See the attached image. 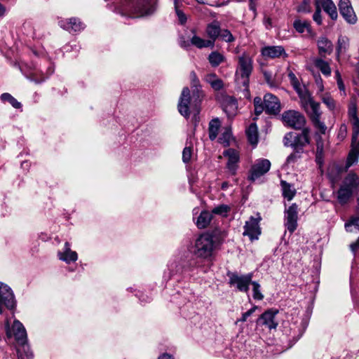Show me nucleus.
Segmentation results:
<instances>
[{"label": "nucleus", "instance_id": "obj_1", "mask_svg": "<svg viewBox=\"0 0 359 359\" xmlns=\"http://www.w3.org/2000/svg\"><path fill=\"white\" fill-rule=\"evenodd\" d=\"M252 69V59L250 56L243 54L239 57L238 67L236 70V82L241 94L240 98L250 99L249 81Z\"/></svg>", "mask_w": 359, "mask_h": 359}, {"label": "nucleus", "instance_id": "obj_2", "mask_svg": "<svg viewBox=\"0 0 359 359\" xmlns=\"http://www.w3.org/2000/svg\"><path fill=\"white\" fill-rule=\"evenodd\" d=\"M116 8L121 15L131 17H140L153 12L147 0H121Z\"/></svg>", "mask_w": 359, "mask_h": 359}, {"label": "nucleus", "instance_id": "obj_3", "mask_svg": "<svg viewBox=\"0 0 359 359\" xmlns=\"http://www.w3.org/2000/svg\"><path fill=\"white\" fill-rule=\"evenodd\" d=\"M358 189L359 176L354 172H348L344 177L336 193L338 203L341 205L348 203Z\"/></svg>", "mask_w": 359, "mask_h": 359}, {"label": "nucleus", "instance_id": "obj_4", "mask_svg": "<svg viewBox=\"0 0 359 359\" xmlns=\"http://www.w3.org/2000/svg\"><path fill=\"white\" fill-rule=\"evenodd\" d=\"M221 32V25L218 20H213L208 23L205 27V34L208 37V39L194 34L190 39L191 45L198 48H214L216 40L219 38Z\"/></svg>", "mask_w": 359, "mask_h": 359}, {"label": "nucleus", "instance_id": "obj_5", "mask_svg": "<svg viewBox=\"0 0 359 359\" xmlns=\"http://www.w3.org/2000/svg\"><path fill=\"white\" fill-rule=\"evenodd\" d=\"M302 133H287L283 137V144L285 147H292L297 152H302L303 149L309 145L311 142V129L308 127L304 128Z\"/></svg>", "mask_w": 359, "mask_h": 359}, {"label": "nucleus", "instance_id": "obj_6", "mask_svg": "<svg viewBox=\"0 0 359 359\" xmlns=\"http://www.w3.org/2000/svg\"><path fill=\"white\" fill-rule=\"evenodd\" d=\"M215 248L213 236L208 233L201 234L195 242L194 254L201 258L210 257Z\"/></svg>", "mask_w": 359, "mask_h": 359}, {"label": "nucleus", "instance_id": "obj_7", "mask_svg": "<svg viewBox=\"0 0 359 359\" xmlns=\"http://www.w3.org/2000/svg\"><path fill=\"white\" fill-rule=\"evenodd\" d=\"M281 119L283 124L294 130H301L306 123L305 116L296 110H287L282 114Z\"/></svg>", "mask_w": 359, "mask_h": 359}, {"label": "nucleus", "instance_id": "obj_8", "mask_svg": "<svg viewBox=\"0 0 359 359\" xmlns=\"http://www.w3.org/2000/svg\"><path fill=\"white\" fill-rule=\"evenodd\" d=\"M3 305L8 309L13 310L16 306V300L11 288L8 285L0 282V314L4 311Z\"/></svg>", "mask_w": 359, "mask_h": 359}, {"label": "nucleus", "instance_id": "obj_9", "mask_svg": "<svg viewBox=\"0 0 359 359\" xmlns=\"http://www.w3.org/2000/svg\"><path fill=\"white\" fill-rule=\"evenodd\" d=\"M6 336L8 338L14 337L17 344H23L27 341V332L23 325L18 320H15L10 327L9 325H6Z\"/></svg>", "mask_w": 359, "mask_h": 359}, {"label": "nucleus", "instance_id": "obj_10", "mask_svg": "<svg viewBox=\"0 0 359 359\" xmlns=\"http://www.w3.org/2000/svg\"><path fill=\"white\" fill-rule=\"evenodd\" d=\"M227 276L229 278V283L231 286H236L241 292L248 291L249 285L252 283V273L239 276L236 273L229 272Z\"/></svg>", "mask_w": 359, "mask_h": 359}, {"label": "nucleus", "instance_id": "obj_11", "mask_svg": "<svg viewBox=\"0 0 359 359\" xmlns=\"http://www.w3.org/2000/svg\"><path fill=\"white\" fill-rule=\"evenodd\" d=\"M297 94L301 100V105L309 116L320 110V104L313 100L306 88L297 92Z\"/></svg>", "mask_w": 359, "mask_h": 359}, {"label": "nucleus", "instance_id": "obj_12", "mask_svg": "<svg viewBox=\"0 0 359 359\" xmlns=\"http://www.w3.org/2000/svg\"><path fill=\"white\" fill-rule=\"evenodd\" d=\"M261 219L260 215L257 214V217H250V219L245 222L243 235L248 236L252 241L257 240L261 233V229L259 225Z\"/></svg>", "mask_w": 359, "mask_h": 359}, {"label": "nucleus", "instance_id": "obj_13", "mask_svg": "<svg viewBox=\"0 0 359 359\" xmlns=\"http://www.w3.org/2000/svg\"><path fill=\"white\" fill-rule=\"evenodd\" d=\"M271 163L268 159H259L252 166L249 180L255 181L266 174L270 169Z\"/></svg>", "mask_w": 359, "mask_h": 359}, {"label": "nucleus", "instance_id": "obj_14", "mask_svg": "<svg viewBox=\"0 0 359 359\" xmlns=\"http://www.w3.org/2000/svg\"><path fill=\"white\" fill-rule=\"evenodd\" d=\"M298 206L293 203L285 210V226L290 233H293L297 226Z\"/></svg>", "mask_w": 359, "mask_h": 359}, {"label": "nucleus", "instance_id": "obj_15", "mask_svg": "<svg viewBox=\"0 0 359 359\" xmlns=\"http://www.w3.org/2000/svg\"><path fill=\"white\" fill-rule=\"evenodd\" d=\"M359 158V139L351 137V149L348 154L343 170L347 171L351 166L358 162Z\"/></svg>", "mask_w": 359, "mask_h": 359}, {"label": "nucleus", "instance_id": "obj_16", "mask_svg": "<svg viewBox=\"0 0 359 359\" xmlns=\"http://www.w3.org/2000/svg\"><path fill=\"white\" fill-rule=\"evenodd\" d=\"M190 90L188 87H184L182 89L181 96L179 100L177 108L180 114L184 116L185 118H189L190 116Z\"/></svg>", "mask_w": 359, "mask_h": 359}, {"label": "nucleus", "instance_id": "obj_17", "mask_svg": "<svg viewBox=\"0 0 359 359\" xmlns=\"http://www.w3.org/2000/svg\"><path fill=\"white\" fill-rule=\"evenodd\" d=\"M339 9L341 15L348 23H355L357 18L349 0H340Z\"/></svg>", "mask_w": 359, "mask_h": 359}, {"label": "nucleus", "instance_id": "obj_18", "mask_svg": "<svg viewBox=\"0 0 359 359\" xmlns=\"http://www.w3.org/2000/svg\"><path fill=\"white\" fill-rule=\"evenodd\" d=\"M265 111L269 114H277L280 111V103L278 98L271 93L264 97Z\"/></svg>", "mask_w": 359, "mask_h": 359}, {"label": "nucleus", "instance_id": "obj_19", "mask_svg": "<svg viewBox=\"0 0 359 359\" xmlns=\"http://www.w3.org/2000/svg\"><path fill=\"white\" fill-rule=\"evenodd\" d=\"M224 156L228 157L226 167L229 172L232 175H235L238 168V163L239 161L238 153L232 149H229L224 152Z\"/></svg>", "mask_w": 359, "mask_h": 359}, {"label": "nucleus", "instance_id": "obj_20", "mask_svg": "<svg viewBox=\"0 0 359 359\" xmlns=\"http://www.w3.org/2000/svg\"><path fill=\"white\" fill-rule=\"evenodd\" d=\"M278 311L268 310L262 313L257 320L258 324L265 325L269 329H276L278 323L275 321V316Z\"/></svg>", "mask_w": 359, "mask_h": 359}, {"label": "nucleus", "instance_id": "obj_21", "mask_svg": "<svg viewBox=\"0 0 359 359\" xmlns=\"http://www.w3.org/2000/svg\"><path fill=\"white\" fill-rule=\"evenodd\" d=\"M60 26L69 32H79L84 29V25L79 19L72 18L68 20H61L59 21Z\"/></svg>", "mask_w": 359, "mask_h": 359}, {"label": "nucleus", "instance_id": "obj_22", "mask_svg": "<svg viewBox=\"0 0 359 359\" xmlns=\"http://www.w3.org/2000/svg\"><path fill=\"white\" fill-rule=\"evenodd\" d=\"M262 55L266 58L274 59L283 55L287 56L284 48L281 46H269L264 47L262 50Z\"/></svg>", "mask_w": 359, "mask_h": 359}, {"label": "nucleus", "instance_id": "obj_23", "mask_svg": "<svg viewBox=\"0 0 359 359\" xmlns=\"http://www.w3.org/2000/svg\"><path fill=\"white\" fill-rule=\"evenodd\" d=\"M321 114L322 112L320 110L319 111L309 116V118L313 127L316 130V135H325L327 130V126L324 121L321 120Z\"/></svg>", "mask_w": 359, "mask_h": 359}, {"label": "nucleus", "instance_id": "obj_24", "mask_svg": "<svg viewBox=\"0 0 359 359\" xmlns=\"http://www.w3.org/2000/svg\"><path fill=\"white\" fill-rule=\"evenodd\" d=\"M57 255L60 260H62L67 264L70 263L71 262H76L78 259L76 252L72 251L70 249V245L68 242L65 243L63 251L58 252Z\"/></svg>", "mask_w": 359, "mask_h": 359}, {"label": "nucleus", "instance_id": "obj_25", "mask_svg": "<svg viewBox=\"0 0 359 359\" xmlns=\"http://www.w3.org/2000/svg\"><path fill=\"white\" fill-rule=\"evenodd\" d=\"M223 109L229 117L234 116L238 109L236 100L232 97H226L223 103Z\"/></svg>", "mask_w": 359, "mask_h": 359}, {"label": "nucleus", "instance_id": "obj_26", "mask_svg": "<svg viewBox=\"0 0 359 359\" xmlns=\"http://www.w3.org/2000/svg\"><path fill=\"white\" fill-rule=\"evenodd\" d=\"M318 1L319 6H321L323 10L332 20H336L337 18L338 15L337 8L332 0H318Z\"/></svg>", "mask_w": 359, "mask_h": 359}, {"label": "nucleus", "instance_id": "obj_27", "mask_svg": "<svg viewBox=\"0 0 359 359\" xmlns=\"http://www.w3.org/2000/svg\"><path fill=\"white\" fill-rule=\"evenodd\" d=\"M318 47L319 53L322 56H325L326 54H330L332 51V43L325 37H320L318 40Z\"/></svg>", "mask_w": 359, "mask_h": 359}, {"label": "nucleus", "instance_id": "obj_28", "mask_svg": "<svg viewBox=\"0 0 359 359\" xmlns=\"http://www.w3.org/2000/svg\"><path fill=\"white\" fill-rule=\"evenodd\" d=\"M246 135L251 144L256 145L258 142V130L256 123H251L246 130Z\"/></svg>", "mask_w": 359, "mask_h": 359}, {"label": "nucleus", "instance_id": "obj_29", "mask_svg": "<svg viewBox=\"0 0 359 359\" xmlns=\"http://www.w3.org/2000/svg\"><path fill=\"white\" fill-rule=\"evenodd\" d=\"M212 214L208 211H203L197 219L196 224L200 229L206 228L210 223Z\"/></svg>", "mask_w": 359, "mask_h": 359}, {"label": "nucleus", "instance_id": "obj_30", "mask_svg": "<svg viewBox=\"0 0 359 359\" xmlns=\"http://www.w3.org/2000/svg\"><path fill=\"white\" fill-rule=\"evenodd\" d=\"M208 60L212 67H217L224 62L225 57L218 51H213L208 55Z\"/></svg>", "mask_w": 359, "mask_h": 359}, {"label": "nucleus", "instance_id": "obj_31", "mask_svg": "<svg viewBox=\"0 0 359 359\" xmlns=\"http://www.w3.org/2000/svg\"><path fill=\"white\" fill-rule=\"evenodd\" d=\"M220 122L218 118L212 119L209 123V137L211 140H214L219 132Z\"/></svg>", "mask_w": 359, "mask_h": 359}, {"label": "nucleus", "instance_id": "obj_32", "mask_svg": "<svg viewBox=\"0 0 359 359\" xmlns=\"http://www.w3.org/2000/svg\"><path fill=\"white\" fill-rule=\"evenodd\" d=\"M315 66L320 70V72L326 76H329L331 74V68L327 62L322 59H316L314 62Z\"/></svg>", "mask_w": 359, "mask_h": 359}, {"label": "nucleus", "instance_id": "obj_33", "mask_svg": "<svg viewBox=\"0 0 359 359\" xmlns=\"http://www.w3.org/2000/svg\"><path fill=\"white\" fill-rule=\"evenodd\" d=\"M175 13L178 18V20L181 25H184L187 22V15L181 8L183 6V4L178 0H174Z\"/></svg>", "mask_w": 359, "mask_h": 359}, {"label": "nucleus", "instance_id": "obj_34", "mask_svg": "<svg viewBox=\"0 0 359 359\" xmlns=\"http://www.w3.org/2000/svg\"><path fill=\"white\" fill-rule=\"evenodd\" d=\"M294 27L299 33H310L311 27L310 24L307 21H302L301 20H296L294 22Z\"/></svg>", "mask_w": 359, "mask_h": 359}, {"label": "nucleus", "instance_id": "obj_35", "mask_svg": "<svg viewBox=\"0 0 359 359\" xmlns=\"http://www.w3.org/2000/svg\"><path fill=\"white\" fill-rule=\"evenodd\" d=\"M281 185L283 189V196L288 201L292 200L295 195V190L292 187V186L290 184L287 183L285 181H281Z\"/></svg>", "mask_w": 359, "mask_h": 359}, {"label": "nucleus", "instance_id": "obj_36", "mask_svg": "<svg viewBox=\"0 0 359 359\" xmlns=\"http://www.w3.org/2000/svg\"><path fill=\"white\" fill-rule=\"evenodd\" d=\"M349 45V40L348 37L345 36H340L338 39V44H337V52L338 56L339 54L344 53L346 49L348 48Z\"/></svg>", "mask_w": 359, "mask_h": 359}, {"label": "nucleus", "instance_id": "obj_37", "mask_svg": "<svg viewBox=\"0 0 359 359\" xmlns=\"http://www.w3.org/2000/svg\"><path fill=\"white\" fill-rule=\"evenodd\" d=\"M322 101L330 111L334 112L339 109L335 100L331 96L328 95H323Z\"/></svg>", "mask_w": 359, "mask_h": 359}, {"label": "nucleus", "instance_id": "obj_38", "mask_svg": "<svg viewBox=\"0 0 359 359\" xmlns=\"http://www.w3.org/2000/svg\"><path fill=\"white\" fill-rule=\"evenodd\" d=\"M20 347L18 348V352L19 351H22V355L24 357V359H32L33 358V353L30 350V347L29 344L27 342H25L23 344H19Z\"/></svg>", "mask_w": 359, "mask_h": 359}, {"label": "nucleus", "instance_id": "obj_39", "mask_svg": "<svg viewBox=\"0 0 359 359\" xmlns=\"http://www.w3.org/2000/svg\"><path fill=\"white\" fill-rule=\"evenodd\" d=\"M1 98L4 102H9L14 108L19 109L21 107L20 102H18L16 99H15L11 94L9 93H3L1 95Z\"/></svg>", "mask_w": 359, "mask_h": 359}, {"label": "nucleus", "instance_id": "obj_40", "mask_svg": "<svg viewBox=\"0 0 359 359\" xmlns=\"http://www.w3.org/2000/svg\"><path fill=\"white\" fill-rule=\"evenodd\" d=\"M255 113L257 116L260 115L265 111L264 102L259 97H255L254 99Z\"/></svg>", "mask_w": 359, "mask_h": 359}, {"label": "nucleus", "instance_id": "obj_41", "mask_svg": "<svg viewBox=\"0 0 359 359\" xmlns=\"http://www.w3.org/2000/svg\"><path fill=\"white\" fill-rule=\"evenodd\" d=\"M251 285H252L253 298L257 300H262L264 295L260 291V285L256 281H252Z\"/></svg>", "mask_w": 359, "mask_h": 359}, {"label": "nucleus", "instance_id": "obj_42", "mask_svg": "<svg viewBox=\"0 0 359 359\" xmlns=\"http://www.w3.org/2000/svg\"><path fill=\"white\" fill-rule=\"evenodd\" d=\"M230 211V207L227 205H220L212 209V212L216 215H219L226 217Z\"/></svg>", "mask_w": 359, "mask_h": 359}, {"label": "nucleus", "instance_id": "obj_43", "mask_svg": "<svg viewBox=\"0 0 359 359\" xmlns=\"http://www.w3.org/2000/svg\"><path fill=\"white\" fill-rule=\"evenodd\" d=\"M264 79L266 82V83L271 87V88H276L278 87V83H276L273 74L269 71H264L263 72Z\"/></svg>", "mask_w": 359, "mask_h": 359}, {"label": "nucleus", "instance_id": "obj_44", "mask_svg": "<svg viewBox=\"0 0 359 359\" xmlns=\"http://www.w3.org/2000/svg\"><path fill=\"white\" fill-rule=\"evenodd\" d=\"M219 37L225 42L231 43L235 41V37L232 35L229 30L225 29H222Z\"/></svg>", "mask_w": 359, "mask_h": 359}, {"label": "nucleus", "instance_id": "obj_45", "mask_svg": "<svg viewBox=\"0 0 359 359\" xmlns=\"http://www.w3.org/2000/svg\"><path fill=\"white\" fill-rule=\"evenodd\" d=\"M190 79H191V86L194 88H196V93L198 94V97H200V94L201 93L200 91H199V88L201 87L200 86V81H199V79L197 77V75L196 74L195 72L192 71L191 73H190Z\"/></svg>", "mask_w": 359, "mask_h": 359}, {"label": "nucleus", "instance_id": "obj_46", "mask_svg": "<svg viewBox=\"0 0 359 359\" xmlns=\"http://www.w3.org/2000/svg\"><path fill=\"white\" fill-rule=\"evenodd\" d=\"M297 11L299 13H309L311 11V0H303L297 7Z\"/></svg>", "mask_w": 359, "mask_h": 359}, {"label": "nucleus", "instance_id": "obj_47", "mask_svg": "<svg viewBox=\"0 0 359 359\" xmlns=\"http://www.w3.org/2000/svg\"><path fill=\"white\" fill-rule=\"evenodd\" d=\"M288 76L290 79V81H291V83H292L293 88H294V90H296L297 93L303 90L304 88H305L304 86H302L300 85L299 82L298 81L297 78L296 77V76L294 75V73H292V72L289 73Z\"/></svg>", "mask_w": 359, "mask_h": 359}, {"label": "nucleus", "instance_id": "obj_48", "mask_svg": "<svg viewBox=\"0 0 359 359\" xmlns=\"http://www.w3.org/2000/svg\"><path fill=\"white\" fill-rule=\"evenodd\" d=\"M347 136V126L341 123L339 128L337 138L339 142H342Z\"/></svg>", "mask_w": 359, "mask_h": 359}, {"label": "nucleus", "instance_id": "obj_49", "mask_svg": "<svg viewBox=\"0 0 359 359\" xmlns=\"http://www.w3.org/2000/svg\"><path fill=\"white\" fill-rule=\"evenodd\" d=\"M354 226L359 230V217H351V219L345 224V228L347 231H352L351 226Z\"/></svg>", "mask_w": 359, "mask_h": 359}, {"label": "nucleus", "instance_id": "obj_50", "mask_svg": "<svg viewBox=\"0 0 359 359\" xmlns=\"http://www.w3.org/2000/svg\"><path fill=\"white\" fill-rule=\"evenodd\" d=\"M192 156V149L190 146L185 147L182 151V161L187 163L190 161Z\"/></svg>", "mask_w": 359, "mask_h": 359}, {"label": "nucleus", "instance_id": "obj_51", "mask_svg": "<svg viewBox=\"0 0 359 359\" xmlns=\"http://www.w3.org/2000/svg\"><path fill=\"white\" fill-rule=\"evenodd\" d=\"M316 11L313 15V19L318 25H320L322 23L321 11H320V8L318 4V0L316 1Z\"/></svg>", "mask_w": 359, "mask_h": 359}, {"label": "nucleus", "instance_id": "obj_52", "mask_svg": "<svg viewBox=\"0 0 359 359\" xmlns=\"http://www.w3.org/2000/svg\"><path fill=\"white\" fill-rule=\"evenodd\" d=\"M300 152H297L294 151L290 155H289L286 159L285 164L289 165L292 163H295L298 158H299L300 155L299 154Z\"/></svg>", "mask_w": 359, "mask_h": 359}, {"label": "nucleus", "instance_id": "obj_53", "mask_svg": "<svg viewBox=\"0 0 359 359\" xmlns=\"http://www.w3.org/2000/svg\"><path fill=\"white\" fill-rule=\"evenodd\" d=\"M348 116L350 117L351 123L353 121H355V123H358V120H359V118L357 116V108L355 105L349 108Z\"/></svg>", "mask_w": 359, "mask_h": 359}, {"label": "nucleus", "instance_id": "obj_54", "mask_svg": "<svg viewBox=\"0 0 359 359\" xmlns=\"http://www.w3.org/2000/svg\"><path fill=\"white\" fill-rule=\"evenodd\" d=\"M257 309V306H254L252 309H250V310H248V311L243 313L242 315V317L236 321V323L238 322H245L247 320V318L249 316H250L255 311V310Z\"/></svg>", "mask_w": 359, "mask_h": 359}, {"label": "nucleus", "instance_id": "obj_55", "mask_svg": "<svg viewBox=\"0 0 359 359\" xmlns=\"http://www.w3.org/2000/svg\"><path fill=\"white\" fill-rule=\"evenodd\" d=\"M210 85L215 90H219L222 89L224 87V83L222 80L220 79L219 78L217 79L215 81L210 83Z\"/></svg>", "mask_w": 359, "mask_h": 359}, {"label": "nucleus", "instance_id": "obj_56", "mask_svg": "<svg viewBox=\"0 0 359 359\" xmlns=\"http://www.w3.org/2000/svg\"><path fill=\"white\" fill-rule=\"evenodd\" d=\"M353 125V134L352 137L358 139L359 135V119L358 120V123H355V121L352 122Z\"/></svg>", "mask_w": 359, "mask_h": 359}, {"label": "nucleus", "instance_id": "obj_57", "mask_svg": "<svg viewBox=\"0 0 359 359\" xmlns=\"http://www.w3.org/2000/svg\"><path fill=\"white\" fill-rule=\"evenodd\" d=\"M218 79L217 76L215 73L208 74L205 76V81L209 84L212 81H215Z\"/></svg>", "mask_w": 359, "mask_h": 359}, {"label": "nucleus", "instance_id": "obj_58", "mask_svg": "<svg viewBox=\"0 0 359 359\" xmlns=\"http://www.w3.org/2000/svg\"><path fill=\"white\" fill-rule=\"evenodd\" d=\"M350 248L353 254H356V252L359 250V237L355 242L351 244Z\"/></svg>", "mask_w": 359, "mask_h": 359}, {"label": "nucleus", "instance_id": "obj_59", "mask_svg": "<svg viewBox=\"0 0 359 359\" xmlns=\"http://www.w3.org/2000/svg\"><path fill=\"white\" fill-rule=\"evenodd\" d=\"M47 77L42 76L41 79H39L36 76L35 74L31 75L29 77V79L32 81H34L36 83H41V82L44 81Z\"/></svg>", "mask_w": 359, "mask_h": 359}, {"label": "nucleus", "instance_id": "obj_60", "mask_svg": "<svg viewBox=\"0 0 359 359\" xmlns=\"http://www.w3.org/2000/svg\"><path fill=\"white\" fill-rule=\"evenodd\" d=\"M263 23L266 29H270L272 26V22L270 17L265 15L263 20Z\"/></svg>", "mask_w": 359, "mask_h": 359}, {"label": "nucleus", "instance_id": "obj_61", "mask_svg": "<svg viewBox=\"0 0 359 359\" xmlns=\"http://www.w3.org/2000/svg\"><path fill=\"white\" fill-rule=\"evenodd\" d=\"M337 86H338L339 89L341 91H343L344 93L345 92V86H344V84L343 83L342 79H337Z\"/></svg>", "mask_w": 359, "mask_h": 359}, {"label": "nucleus", "instance_id": "obj_62", "mask_svg": "<svg viewBox=\"0 0 359 359\" xmlns=\"http://www.w3.org/2000/svg\"><path fill=\"white\" fill-rule=\"evenodd\" d=\"M256 1L257 0H249V1H250V5H249L250 9L251 11H254L255 13L256 12Z\"/></svg>", "mask_w": 359, "mask_h": 359}, {"label": "nucleus", "instance_id": "obj_63", "mask_svg": "<svg viewBox=\"0 0 359 359\" xmlns=\"http://www.w3.org/2000/svg\"><path fill=\"white\" fill-rule=\"evenodd\" d=\"M158 359H174L173 357L169 354H163L158 357Z\"/></svg>", "mask_w": 359, "mask_h": 359}, {"label": "nucleus", "instance_id": "obj_64", "mask_svg": "<svg viewBox=\"0 0 359 359\" xmlns=\"http://www.w3.org/2000/svg\"><path fill=\"white\" fill-rule=\"evenodd\" d=\"M6 13V8L5 6L0 3V17H2Z\"/></svg>", "mask_w": 359, "mask_h": 359}]
</instances>
